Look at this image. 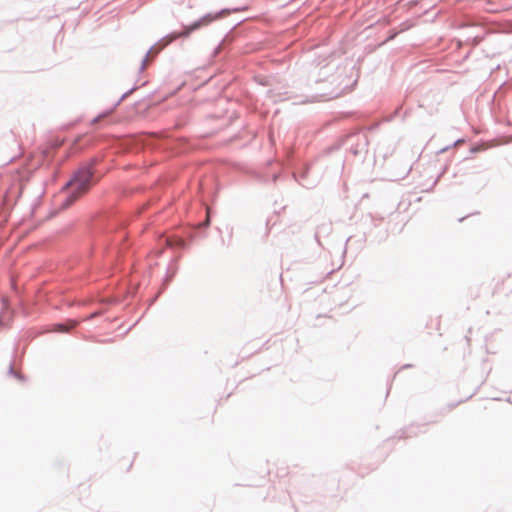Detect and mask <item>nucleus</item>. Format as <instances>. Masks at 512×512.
Segmentation results:
<instances>
[{
    "label": "nucleus",
    "mask_w": 512,
    "mask_h": 512,
    "mask_svg": "<svg viewBox=\"0 0 512 512\" xmlns=\"http://www.w3.org/2000/svg\"><path fill=\"white\" fill-rule=\"evenodd\" d=\"M92 175L93 172L90 167L82 168L75 174L74 178L67 184L70 195L67 197L64 207H69L89 189Z\"/></svg>",
    "instance_id": "nucleus-1"
},
{
    "label": "nucleus",
    "mask_w": 512,
    "mask_h": 512,
    "mask_svg": "<svg viewBox=\"0 0 512 512\" xmlns=\"http://www.w3.org/2000/svg\"><path fill=\"white\" fill-rule=\"evenodd\" d=\"M217 17H218V15L213 16L211 14H207V15L203 16L202 18H200L199 20L195 21L193 24H191L189 26H186L182 32H180L177 35H175V38H177V37H187V36H189V34L192 31L197 30V29H199V28H201L203 26L209 25Z\"/></svg>",
    "instance_id": "nucleus-2"
},
{
    "label": "nucleus",
    "mask_w": 512,
    "mask_h": 512,
    "mask_svg": "<svg viewBox=\"0 0 512 512\" xmlns=\"http://www.w3.org/2000/svg\"><path fill=\"white\" fill-rule=\"evenodd\" d=\"M77 325V322L75 321H69L67 324H58L57 325V331H68L69 329H72Z\"/></svg>",
    "instance_id": "nucleus-3"
}]
</instances>
